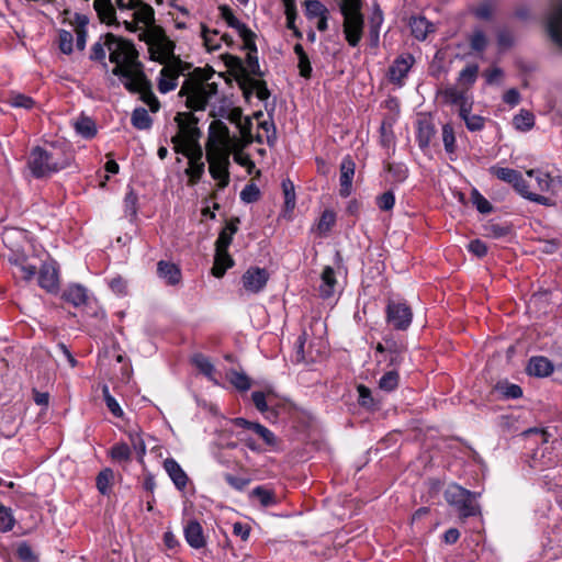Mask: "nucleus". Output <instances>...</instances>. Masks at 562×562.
I'll list each match as a JSON object with an SVG mask.
<instances>
[{
    "label": "nucleus",
    "instance_id": "obj_1",
    "mask_svg": "<svg viewBox=\"0 0 562 562\" xmlns=\"http://www.w3.org/2000/svg\"><path fill=\"white\" fill-rule=\"evenodd\" d=\"M106 49L109 52V60L115 65L112 68V74L119 77L122 83H124V80H130L144 70L133 42L112 33H106Z\"/></svg>",
    "mask_w": 562,
    "mask_h": 562
},
{
    "label": "nucleus",
    "instance_id": "obj_2",
    "mask_svg": "<svg viewBox=\"0 0 562 562\" xmlns=\"http://www.w3.org/2000/svg\"><path fill=\"white\" fill-rule=\"evenodd\" d=\"M211 77L205 76L204 70L195 68L183 81L179 91L180 97H186L187 108L193 111H201L206 108L218 92V85L210 81Z\"/></svg>",
    "mask_w": 562,
    "mask_h": 562
},
{
    "label": "nucleus",
    "instance_id": "obj_3",
    "mask_svg": "<svg viewBox=\"0 0 562 562\" xmlns=\"http://www.w3.org/2000/svg\"><path fill=\"white\" fill-rule=\"evenodd\" d=\"M70 157L63 147L36 146L30 151L27 166L33 177L43 178L69 166Z\"/></svg>",
    "mask_w": 562,
    "mask_h": 562
},
{
    "label": "nucleus",
    "instance_id": "obj_4",
    "mask_svg": "<svg viewBox=\"0 0 562 562\" xmlns=\"http://www.w3.org/2000/svg\"><path fill=\"white\" fill-rule=\"evenodd\" d=\"M445 498L453 506L461 518L473 517L480 514V506L475 502V494L458 485H449L445 491Z\"/></svg>",
    "mask_w": 562,
    "mask_h": 562
},
{
    "label": "nucleus",
    "instance_id": "obj_5",
    "mask_svg": "<svg viewBox=\"0 0 562 562\" xmlns=\"http://www.w3.org/2000/svg\"><path fill=\"white\" fill-rule=\"evenodd\" d=\"M209 171L217 187L224 189L229 183V153L222 146H212L206 150Z\"/></svg>",
    "mask_w": 562,
    "mask_h": 562
},
{
    "label": "nucleus",
    "instance_id": "obj_6",
    "mask_svg": "<svg viewBox=\"0 0 562 562\" xmlns=\"http://www.w3.org/2000/svg\"><path fill=\"white\" fill-rule=\"evenodd\" d=\"M175 121L178 124V133L171 137L173 148H180L186 144L199 142L201 131L198 127V119L191 112H179Z\"/></svg>",
    "mask_w": 562,
    "mask_h": 562
},
{
    "label": "nucleus",
    "instance_id": "obj_7",
    "mask_svg": "<svg viewBox=\"0 0 562 562\" xmlns=\"http://www.w3.org/2000/svg\"><path fill=\"white\" fill-rule=\"evenodd\" d=\"M378 363L386 362L387 367L398 368L406 352V346L403 341L395 340L386 336L375 346Z\"/></svg>",
    "mask_w": 562,
    "mask_h": 562
},
{
    "label": "nucleus",
    "instance_id": "obj_8",
    "mask_svg": "<svg viewBox=\"0 0 562 562\" xmlns=\"http://www.w3.org/2000/svg\"><path fill=\"white\" fill-rule=\"evenodd\" d=\"M124 88L131 93H138L140 100L146 103L151 112H157L160 103L151 90V82L147 79L144 70L130 80H124Z\"/></svg>",
    "mask_w": 562,
    "mask_h": 562
},
{
    "label": "nucleus",
    "instance_id": "obj_9",
    "mask_svg": "<svg viewBox=\"0 0 562 562\" xmlns=\"http://www.w3.org/2000/svg\"><path fill=\"white\" fill-rule=\"evenodd\" d=\"M191 69V64L181 59L165 65L159 74L158 90L160 93H168L178 86V78Z\"/></svg>",
    "mask_w": 562,
    "mask_h": 562
},
{
    "label": "nucleus",
    "instance_id": "obj_10",
    "mask_svg": "<svg viewBox=\"0 0 562 562\" xmlns=\"http://www.w3.org/2000/svg\"><path fill=\"white\" fill-rule=\"evenodd\" d=\"M413 318L411 307L403 302L390 301L386 305V322L396 330H405Z\"/></svg>",
    "mask_w": 562,
    "mask_h": 562
},
{
    "label": "nucleus",
    "instance_id": "obj_11",
    "mask_svg": "<svg viewBox=\"0 0 562 562\" xmlns=\"http://www.w3.org/2000/svg\"><path fill=\"white\" fill-rule=\"evenodd\" d=\"M175 43L166 35L158 36L149 45L150 59L158 61L161 65H167L175 59H180L175 55Z\"/></svg>",
    "mask_w": 562,
    "mask_h": 562
},
{
    "label": "nucleus",
    "instance_id": "obj_12",
    "mask_svg": "<svg viewBox=\"0 0 562 562\" xmlns=\"http://www.w3.org/2000/svg\"><path fill=\"white\" fill-rule=\"evenodd\" d=\"M414 64L415 58L412 54H402L397 56L389 68V80L392 83L402 87L404 85V79L407 77Z\"/></svg>",
    "mask_w": 562,
    "mask_h": 562
},
{
    "label": "nucleus",
    "instance_id": "obj_13",
    "mask_svg": "<svg viewBox=\"0 0 562 562\" xmlns=\"http://www.w3.org/2000/svg\"><path fill=\"white\" fill-rule=\"evenodd\" d=\"M547 29L552 41L562 47V0H552Z\"/></svg>",
    "mask_w": 562,
    "mask_h": 562
},
{
    "label": "nucleus",
    "instance_id": "obj_14",
    "mask_svg": "<svg viewBox=\"0 0 562 562\" xmlns=\"http://www.w3.org/2000/svg\"><path fill=\"white\" fill-rule=\"evenodd\" d=\"M269 280V273L265 268L250 267L241 277L244 289L249 293H259Z\"/></svg>",
    "mask_w": 562,
    "mask_h": 562
},
{
    "label": "nucleus",
    "instance_id": "obj_15",
    "mask_svg": "<svg viewBox=\"0 0 562 562\" xmlns=\"http://www.w3.org/2000/svg\"><path fill=\"white\" fill-rule=\"evenodd\" d=\"M237 81L246 99H248L254 92H256L257 98L261 101H265L270 97V91L263 80L244 75L239 76Z\"/></svg>",
    "mask_w": 562,
    "mask_h": 562
},
{
    "label": "nucleus",
    "instance_id": "obj_16",
    "mask_svg": "<svg viewBox=\"0 0 562 562\" xmlns=\"http://www.w3.org/2000/svg\"><path fill=\"white\" fill-rule=\"evenodd\" d=\"M356 164L351 156L347 155L340 162V177H339V194L342 198H348L352 192V180L355 176Z\"/></svg>",
    "mask_w": 562,
    "mask_h": 562
},
{
    "label": "nucleus",
    "instance_id": "obj_17",
    "mask_svg": "<svg viewBox=\"0 0 562 562\" xmlns=\"http://www.w3.org/2000/svg\"><path fill=\"white\" fill-rule=\"evenodd\" d=\"M363 31V16L358 15H346L344 16V33L346 41L352 47H356L362 37Z\"/></svg>",
    "mask_w": 562,
    "mask_h": 562
},
{
    "label": "nucleus",
    "instance_id": "obj_18",
    "mask_svg": "<svg viewBox=\"0 0 562 562\" xmlns=\"http://www.w3.org/2000/svg\"><path fill=\"white\" fill-rule=\"evenodd\" d=\"M244 49L247 50V56H246V66L244 67L241 65V61L240 59H236L238 66H239V69H240V76H244V75H254V76H262V72L260 70V66H259V61H258V56H257V46H256V43L255 41L254 42H250L248 44H245L243 45Z\"/></svg>",
    "mask_w": 562,
    "mask_h": 562
},
{
    "label": "nucleus",
    "instance_id": "obj_19",
    "mask_svg": "<svg viewBox=\"0 0 562 562\" xmlns=\"http://www.w3.org/2000/svg\"><path fill=\"white\" fill-rule=\"evenodd\" d=\"M184 538L188 544L194 549H202L206 544V539L203 533L201 524L195 520H189L184 526Z\"/></svg>",
    "mask_w": 562,
    "mask_h": 562
},
{
    "label": "nucleus",
    "instance_id": "obj_20",
    "mask_svg": "<svg viewBox=\"0 0 562 562\" xmlns=\"http://www.w3.org/2000/svg\"><path fill=\"white\" fill-rule=\"evenodd\" d=\"M164 469L179 491H183L187 487L189 477L173 458H167L164 461Z\"/></svg>",
    "mask_w": 562,
    "mask_h": 562
},
{
    "label": "nucleus",
    "instance_id": "obj_21",
    "mask_svg": "<svg viewBox=\"0 0 562 562\" xmlns=\"http://www.w3.org/2000/svg\"><path fill=\"white\" fill-rule=\"evenodd\" d=\"M554 371L553 363L546 357H531L528 361L527 372L537 378H547Z\"/></svg>",
    "mask_w": 562,
    "mask_h": 562
},
{
    "label": "nucleus",
    "instance_id": "obj_22",
    "mask_svg": "<svg viewBox=\"0 0 562 562\" xmlns=\"http://www.w3.org/2000/svg\"><path fill=\"white\" fill-rule=\"evenodd\" d=\"M38 284L49 293H54L58 290V274L53 265H42L38 271Z\"/></svg>",
    "mask_w": 562,
    "mask_h": 562
},
{
    "label": "nucleus",
    "instance_id": "obj_23",
    "mask_svg": "<svg viewBox=\"0 0 562 562\" xmlns=\"http://www.w3.org/2000/svg\"><path fill=\"white\" fill-rule=\"evenodd\" d=\"M61 299L75 307H80L88 302V290L81 284H70L64 290Z\"/></svg>",
    "mask_w": 562,
    "mask_h": 562
},
{
    "label": "nucleus",
    "instance_id": "obj_24",
    "mask_svg": "<svg viewBox=\"0 0 562 562\" xmlns=\"http://www.w3.org/2000/svg\"><path fill=\"white\" fill-rule=\"evenodd\" d=\"M514 189L525 199L536 202L538 204L544 205V206H552L554 205V202L544 195L533 193L528 190V184L526 180L522 178V175L519 172V179L513 183Z\"/></svg>",
    "mask_w": 562,
    "mask_h": 562
},
{
    "label": "nucleus",
    "instance_id": "obj_25",
    "mask_svg": "<svg viewBox=\"0 0 562 562\" xmlns=\"http://www.w3.org/2000/svg\"><path fill=\"white\" fill-rule=\"evenodd\" d=\"M157 273L169 285H177L181 281V270L172 262L160 260L157 263Z\"/></svg>",
    "mask_w": 562,
    "mask_h": 562
},
{
    "label": "nucleus",
    "instance_id": "obj_26",
    "mask_svg": "<svg viewBox=\"0 0 562 562\" xmlns=\"http://www.w3.org/2000/svg\"><path fill=\"white\" fill-rule=\"evenodd\" d=\"M9 261L16 269V271H14V276L22 280L30 281L37 272V268L34 265L29 263L24 256L14 255L9 258Z\"/></svg>",
    "mask_w": 562,
    "mask_h": 562
},
{
    "label": "nucleus",
    "instance_id": "obj_27",
    "mask_svg": "<svg viewBox=\"0 0 562 562\" xmlns=\"http://www.w3.org/2000/svg\"><path fill=\"white\" fill-rule=\"evenodd\" d=\"M238 217L231 218L226 223L225 227L221 231L215 241V249H228L229 245L232 244L234 234H236V232L238 231Z\"/></svg>",
    "mask_w": 562,
    "mask_h": 562
},
{
    "label": "nucleus",
    "instance_id": "obj_28",
    "mask_svg": "<svg viewBox=\"0 0 562 562\" xmlns=\"http://www.w3.org/2000/svg\"><path fill=\"white\" fill-rule=\"evenodd\" d=\"M336 283L335 270L330 266H326L321 276L319 295L323 299L331 297L335 293Z\"/></svg>",
    "mask_w": 562,
    "mask_h": 562
},
{
    "label": "nucleus",
    "instance_id": "obj_29",
    "mask_svg": "<svg viewBox=\"0 0 562 562\" xmlns=\"http://www.w3.org/2000/svg\"><path fill=\"white\" fill-rule=\"evenodd\" d=\"M192 364L214 384H218L216 380V369L211 360L203 353H195L191 357Z\"/></svg>",
    "mask_w": 562,
    "mask_h": 562
},
{
    "label": "nucleus",
    "instance_id": "obj_30",
    "mask_svg": "<svg viewBox=\"0 0 562 562\" xmlns=\"http://www.w3.org/2000/svg\"><path fill=\"white\" fill-rule=\"evenodd\" d=\"M413 36L418 41L426 40L429 33L435 32L434 24L424 16H414L409 22Z\"/></svg>",
    "mask_w": 562,
    "mask_h": 562
},
{
    "label": "nucleus",
    "instance_id": "obj_31",
    "mask_svg": "<svg viewBox=\"0 0 562 562\" xmlns=\"http://www.w3.org/2000/svg\"><path fill=\"white\" fill-rule=\"evenodd\" d=\"M436 134L434 124L428 120H419L417 124L416 138L418 146L422 149L427 148L430 145L432 137Z\"/></svg>",
    "mask_w": 562,
    "mask_h": 562
},
{
    "label": "nucleus",
    "instance_id": "obj_32",
    "mask_svg": "<svg viewBox=\"0 0 562 562\" xmlns=\"http://www.w3.org/2000/svg\"><path fill=\"white\" fill-rule=\"evenodd\" d=\"M233 265L234 260L227 250L215 249L214 266L212 268V273L214 277L222 278L226 270L233 267Z\"/></svg>",
    "mask_w": 562,
    "mask_h": 562
},
{
    "label": "nucleus",
    "instance_id": "obj_33",
    "mask_svg": "<svg viewBox=\"0 0 562 562\" xmlns=\"http://www.w3.org/2000/svg\"><path fill=\"white\" fill-rule=\"evenodd\" d=\"M471 106L463 105L462 109L459 110L460 117L464 121L467 128L470 132H479L484 128L485 119L481 115L471 114Z\"/></svg>",
    "mask_w": 562,
    "mask_h": 562
},
{
    "label": "nucleus",
    "instance_id": "obj_34",
    "mask_svg": "<svg viewBox=\"0 0 562 562\" xmlns=\"http://www.w3.org/2000/svg\"><path fill=\"white\" fill-rule=\"evenodd\" d=\"M441 95L446 103L458 105L459 110L462 109L463 105L469 106L471 104L468 101L465 92L458 89L457 87L451 86L445 88L441 92Z\"/></svg>",
    "mask_w": 562,
    "mask_h": 562
},
{
    "label": "nucleus",
    "instance_id": "obj_35",
    "mask_svg": "<svg viewBox=\"0 0 562 562\" xmlns=\"http://www.w3.org/2000/svg\"><path fill=\"white\" fill-rule=\"evenodd\" d=\"M232 122H235L239 128L240 135L246 143L252 142L251 136V120L249 117H243L239 110H234L229 116Z\"/></svg>",
    "mask_w": 562,
    "mask_h": 562
},
{
    "label": "nucleus",
    "instance_id": "obj_36",
    "mask_svg": "<svg viewBox=\"0 0 562 562\" xmlns=\"http://www.w3.org/2000/svg\"><path fill=\"white\" fill-rule=\"evenodd\" d=\"M75 23L76 46L79 50H83L87 43V25L89 19L83 14H76Z\"/></svg>",
    "mask_w": 562,
    "mask_h": 562
},
{
    "label": "nucleus",
    "instance_id": "obj_37",
    "mask_svg": "<svg viewBox=\"0 0 562 562\" xmlns=\"http://www.w3.org/2000/svg\"><path fill=\"white\" fill-rule=\"evenodd\" d=\"M74 127L85 138H92L97 134L95 123L89 116L80 115L74 122Z\"/></svg>",
    "mask_w": 562,
    "mask_h": 562
},
{
    "label": "nucleus",
    "instance_id": "obj_38",
    "mask_svg": "<svg viewBox=\"0 0 562 562\" xmlns=\"http://www.w3.org/2000/svg\"><path fill=\"white\" fill-rule=\"evenodd\" d=\"M335 224L336 213L333 210H325L322 213L315 229L321 237H325L328 235Z\"/></svg>",
    "mask_w": 562,
    "mask_h": 562
},
{
    "label": "nucleus",
    "instance_id": "obj_39",
    "mask_svg": "<svg viewBox=\"0 0 562 562\" xmlns=\"http://www.w3.org/2000/svg\"><path fill=\"white\" fill-rule=\"evenodd\" d=\"M132 9L135 10L134 18L136 22L144 25H150L154 22V9L149 4L135 1Z\"/></svg>",
    "mask_w": 562,
    "mask_h": 562
},
{
    "label": "nucleus",
    "instance_id": "obj_40",
    "mask_svg": "<svg viewBox=\"0 0 562 562\" xmlns=\"http://www.w3.org/2000/svg\"><path fill=\"white\" fill-rule=\"evenodd\" d=\"M251 496L256 497L262 507L276 506L279 503L274 492L262 485L255 487Z\"/></svg>",
    "mask_w": 562,
    "mask_h": 562
},
{
    "label": "nucleus",
    "instance_id": "obj_41",
    "mask_svg": "<svg viewBox=\"0 0 562 562\" xmlns=\"http://www.w3.org/2000/svg\"><path fill=\"white\" fill-rule=\"evenodd\" d=\"M173 150L187 157L189 161H203V150L199 142L186 144Z\"/></svg>",
    "mask_w": 562,
    "mask_h": 562
},
{
    "label": "nucleus",
    "instance_id": "obj_42",
    "mask_svg": "<svg viewBox=\"0 0 562 562\" xmlns=\"http://www.w3.org/2000/svg\"><path fill=\"white\" fill-rule=\"evenodd\" d=\"M513 125L518 131L527 132L535 125V115L530 111L521 109L519 113L514 116Z\"/></svg>",
    "mask_w": 562,
    "mask_h": 562
},
{
    "label": "nucleus",
    "instance_id": "obj_43",
    "mask_svg": "<svg viewBox=\"0 0 562 562\" xmlns=\"http://www.w3.org/2000/svg\"><path fill=\"white\" fill-rule=\"evenodd\" d=\"M400 374L397 368H392L379 380V387L385 392H392L398 386Z\"/></svg>",
    "mask_w": 562,
    "mask_h": 562
},
{
    "label": "nucleus",
    "instance_id": "obj_44",
    "mask_svg": "<svg viewBox=\"0 0 562 562\" xmlns=\"http://www.w3.org/2000/svg\"><path fill=\"white\" fill-rule=\"evenodd\" d=\"M131 122L137 130H148L153 124L151 117L144 108H137L133 111Z\"/></svg>",
    "mask_w": 562,
    "mask_h": 562
},
{
    "label": "nucleus",
    "instance_id": "obj_45",
    "mask_svg": "<svg viewBox=\"0 0 562 562\" xmlns=\"http://www.w3.org/2000/svg\"><path fill=\"white\" fill-rule=\"evenodd\" d=\"M94 9L104 23H111L115 18V11L110 0H94Z\"/></svg>",
    "mask_w": 562,
    "mask_h": 562
},
{
    "label": "nucleus",
    "instance_id": "obj_46",
    "mask_svg": "<svg viewBox=\"0 0 562 562\" xmlns=\"http://www.w3.org/2000/svg\"><path fill=\"white\" fill-rule=\"evenodd\" d=\"M490 172L494 175L497 179L507 182L512 186L519 179V171L507 167L492 166L490 168Z\"/></svg>",
    "mask_w": 562,
    "mask_h": 562
},
{
    "label": "nucleus",
    "instance_id": "obj_47",
    "mask_svg": "<svg viewBox=\"0 0 562 562\" xmlns=\"http://www.w3.org/2000/svg\"><path fill=\"white\" fill-rule=\"evenodd\" d=\"M526 173L528 177L535 178L537 182V189L540 192H548L550 190L553 179L550 177L549 173L535 169L527 170Z\"/></svg>",
    "mask_w": 562,
    "mask_h": 562
},
{
    "label": "nucleus",
    "instance_id": "obj_48",
    "mask_svg": "<svg viewBox=\"0 0 562 562\" xmlns=\"http://www.w3.org/2000/svg\"><path fill=\"white\" fill-rule=\"evenodd\" d=\"M105 49H106V34L91 46L89 58L94 61H100L106 69L108 64L105 61Z\"/></svg>",
    "mask_w": 562,
    "mask_h": 562
},
{
    "label": "nucleus",
    "instance_id": "obj_49",
    "mask_svg": "<svg viewBox=\"0 0 562 562\" xmlns=\"http://www.w3.org/2000/svg\"><path fill=\"white\" fill-rule=\"evenodd\" d=\"M110 457L115 462L125 463L131 460L132 451L127 443L119 442L111 448Z\"/></svg>",
    "mask_w": 562,
    "mask_h": 562
},
{
    "label": "nucleus",
    "instance_id": "obj_50",
    "mask_svg": "<svg viewBox=\"0 0 562 562\" xmlns=\"http://www.w3.org/2000/svg\"><path fill=\"white\" fill-rule=\"evenodd\" d=\"M205 164L204 161H189L186 175L189 177V184L194 186L198 183L204 175Z\"/></svg>",
    "mask_w": 562,
    "mask_h": 562
},
{
    "label": "nucleus",
    "instance_id": "obj_51",
    "mask_svg": "<svg viewBox=\"0 0 562 562\" xmlns=\"http://www.w3.org/2000/svg\"><path fill=\"white\" fill-rule=\"evenodd\" d=\"M479 66L476 64L467 65L459 74V82L463 86L471 87L477 78Z\"/></svg>",
    "mask_w": 562,
    "mask_h": 562
},
{
    "label": "nucleus",
    "instance_id": "obj_52",
    "mask_svg": "<svg viewBox=\"0 0 562 562\" xmlns=\"http://www.w3.org/2000/svg\"><path fill=\"white\" fill-rule=\"evenodd\" d=\"M7 102L13 108L25 110H31L35 105V101L31 97L15 92L10 93Z\"/></svg>",
    "mask_w": 562,
    "mask_h": 562
},
{
    "label": "nucleus",
    "instance_id": "obj_53",
    "mask_svg": "<svg viewBox=\"0 0 562 562\" xmlns=\"http://www.w3.org/2000/svg\"><path fill=\"white\" fill-rule=\"evenodd\" d=\"M229 382L239 391H248L251 387V381L247 374L238 371H231L228 374Z\"/></svg>",
    "mask_w": 562,
    "mask_h": 562
},
{
    "label": "nucleus",
    "instance_id": "obj_54",
    "mask_svg": "<svg viewBox=\"0 0 562 562\" xmlns=\"http://www.w3.org/2000/svg\"><path fill=\"white\" fill-rule=\"evenodd\" d=\"M442 142L447 154L452 155L456 153V135L451 124L442 126Z\"/></svg>",
    "mask_w": 562,
    "mask_h": 562
},
{
    "label": "nucleus",
    "instance_id": "obj_55",
    "mask_svg": "<svg viewBox=\"0 0 562 562\" xmlns=\"http://www.w3.org/2000/svg\"><path fill=\"white\" fill-rule=\"evenodd\" d=\"M113 479V471L111 469L102 470L95 479L97 488L102 495H108L110 492V483Z\"/></svg>",
    "mask_w": 562,
    "mask_h": 562
},
{
    "label": "nucleus",
    "instance_id": "obj_56",
    "mask_svg": "<svg viewBox=\"0 0 562 562\" xmlns=\"http://www.w3.org/2000/svg\"><path fill=\"white\" fill-rule=\"evenodd\" d=\"M103 398L109 411L117 418L123 417L124 412L121 408L117 401L110 394L109 386L103 385L102 387Z\"/></svg>",
    "mask_w": 562,
    "mask_h": 562
},
{
    "label": "nucleus",
    "instance_id": "obj_57",
    "mask_svg": "<svg viewBox=\"0 0 562 562\" xmlns=\"http://www.w3.org/2000/svg\"><path fill=\"white\" fill-rule=\"evenodd\" d=\"M306 16L308 19L319 18L329 14L328 9L318 0H307L305 2Z\"/></svg>",
    "mask_w": 562,
    "mask_h": 562
},
{
    "label": "nucleus",
    "instance_id": "obj_58",
    "mask_svg": "<svg viewBox=\"0 0 562 562\" xmlns=\"http://www.w3.org/2000/svg\"><path fill=\"white\" fill-rule=\"evenodd\" d=\"M471 200L480 213L488 214L493 211V206L490 201L486 200L476 189L472 190Z\"/></svg>",
    "mask_w": 562,
    "mask_h": 562
},
{
    "label": "nucleus",
    "instance_id": "obj_59",
    "mask_svg": "<svg viewBox=\"0 0 562 562\" xmlns=\"http://www.w3.org/2000/svg\"><path fill=\"white\" fill-rule=\"evenodd\" d=\"M14 527V518L9 507L0 504V531L8 532Z\"/></svg>",
    "mask_w": 562,
    "mask_h": 562
},
{
    "label": "nucleus",
    "instance_id": "obj_60",
    "mask_svg": "<svg viewBox=\"0 0 562 562\" xmlns=\"http://www.w3.org/2000/svg\"><path fill=\"white\" fill-rule=\"evenodd\" d=\"M470 46L473 50L482 53L487 47V38L485 33L477 29L470 36Z\"/></svg>",
    "mask_w": 562,
    "mask_h": 562
},
{
    "label": "nucleus",
    "instance_id": "obj_61",
    "mask_svg": "<svg viewBox=\"0 0 562 562\" xmlns=\"http://www.w3.org/2000/svg\"><path fill=\"white\" fill-rule=\"evenodd\" d=\"M282 190L284 193V204L286 210L292 211L295 207V191L294 184L291 180L282 181Z\"/></svg>",
    "mask_w": 562,
    "mask_h": 562
},
{
    "label": "nucleus",
    "instance_id": "obj_62",
    "mask_svg": "<svg viewBox=\"0 0 562 562\" xmlns=\"http://www.w3.org/2000/svg\"><path fill=\"white\" fill-rule=\"evenodd\" d=\"M74 36L71 32L60 30L58 33V46L64 54H71L74 50Z\"/></svg>",
    "mask_w": 562,
    "mask_h": 562
},
{
    "label": "nucleus",
    "instance_id": "obj_63",
    "mask_svg": "<svg viewBox=\"0 0 562 562\" xmlns=\"http://www.w3.org/2000/svg\"><path fill=\"white\" fill-rule=\"evenodd\" d=\"M16 557L23 562H37V555L27 542L19 543L16 548Z\"/></svg>",
    "mask_w": 562,
    "mask_h": 562
},
{
    "label": "nucleus",
    "instance_id": "obj_64",
    "mask_svg": "<svg viewBox=\"0 0 562 562\" xmlns=\"http://www.w3.org/2000/svg\"><path fill=\"white\" fill-rule=\"evenodd\" d=\"M260 198V190L255 183H249L240 192V200L245 203H254Z\"/></svg>",
    "mask_w": 562,
    "mask_h": 562
}]
</instances>
